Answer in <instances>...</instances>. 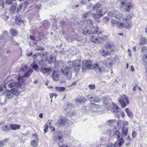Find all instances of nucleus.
Here are the masks:
<instances>
[{"label":"nucleus","instance_id":"1","mask_svg":"<svg viewBox=\"0 0 147 147\" xmlns=\"http://www.w3.org/2000/svg\"><path fill=\"white\" fill-rule=\"evenodd\" d=\"M131 16L128 15L126 17H124L123 18V21L124 23H121L119 24V21L115 19H111V22L113 26L114 27L118 26L120 27H124L127 29H129L131 27V23L130 20Z\"/></svg>","mask_w":147,"mask_h":147},{"label":"nucleus","instance_id":"2","mask_svg":"<svg viewBox=\"0 0 147 147\" xmlns=\"http://www.w3.org/2000/svg\"><path fill=\"white\" fill-rule=\"evenodd\" d=\"M92 10L94 13L93 16L95 19H98L102 15L103 11L104 13L106 11L104 7L100 3L96 4L92 8Z\"/></svg>","mask_w":147,"mask_h":147},{"label":"nucleus","instance_id":"3","mask_svg":"<svg viewBox=\"0 0 147 147\" xmlns=\"http://www.w3.org/2000/svg\"><path fill=\"white\" fill-rule=\"evenodd\" d=\"M98 29L97 27H94L93 25L87 26L84 28L82 33L86 35L96 33L99 35L101 33L98 32Z\"/></svg>","mask_w":147,"mask_h":147},{"label":"nucleus","instance_id":"4","mask_svg":"<svg viewBox=\"0 0 147 147\" xmlns=\"http://www.w3.org/2000/svg\"><path fill=\"white\" fill-rule=\"evenodd\" d=\"M113 133V135L114 137L116 138L117 140L115 142V144L117 145L119 147L121 146L124 143V140L123 138V136L118 130H116Z\"/></svg>","mask_w":147,"mask_h":147},{"label":"nucleus","instance_id":"5","mask_svg":"<svg viewBox=\"0 0 147 147\" xmlns=\"http://www.w3.org/2000/svg\"><path fill=\"white\" fill-rule=\"evenodd\" d=\"M61 71L67 79L69 80L71 79L72 72L71 67L63 66L61 68Z\"/></svg>","mask_w":147,"mask_h":147},{"label":"nucleus","instance_id":"6","mask_svg":"<svg viewBox=\"0 0 147 147\" xmlns=\"http://www.w3.org/2000/svg\"><path fill=\"white\" fill-rule=\"evenodd\" d=\"M18 81V82H14L11 83L9 85V88H16L23 89L25 86V84L23 82H21V77L18 76L17 77Z\"/></svg>","mask_w":147,"mask_h":147},{"label":"nucleus","instance_id":"7","mask_svg":"<svg viewBox=\"0 0 147 147\" xmlns=\"http://www.w3.org/2000/svg\"><path fill=\"white\" fill-rule=\"evenodd\" d=\"M103 39L104 41L102 43L105 42V45L106 46V48L109 49V50L111 51V52H113V49L114 48L113 42L110 40L109 38L108 37L105 36H103Z\"/></svg>","mask_w":147,"mask_h":147},{"label":"nucleus","instance_id":"8","mask_svg":"<svg viewBox=\"0 0 147 147\" xmlns=\"http://www.w3.org/2000/svg\"><path fill=\"white\" fill-rule=\"evenodd\" d=\"M82 71L84 72L88 69H92L94 67V65L90 61L84 60L82 62Z\"/></svg>","mask_w":147,"mask_h":147},{"label":"nucleus","instance_id":"9","mask_svg":"<svg viewBox=\"0 0 147 147\" xmlns=\"http://www.w3.org/2000/svg\"><path fill=\"white\" fill-rule=\"evenodd\" d=\"M109 16L114 17L118 20H120L123 16V14L117 10H111L108 13Z\"/></svg>","mask_w":147,"mask_h":147},{"label":"nucleus","instance_id":"10","mask_svg":"<svg viewBox=\"0 0 147 147\" xmlns=\"http://www.w3.org/2000/svg\"><path fill=\"white\" fill-rule=\"evenodd\" d=\"M8 37V35L7 32L5 31L3 33L1 34L0 36V48L5 45V43L7 41V38Z\"/></svg>","mask_w":147,"mask_h":147},{"label":"nucleus","instance_id":"11","mask_svg":"<svg viewBox=\"0 0 147 147\" xmlns=\"http://www.w3.org/2000/svg\"><path fill=\"white\" fill-rule=\"evenodd\" d=\"M69 122V120L66 117H62L60 118L58 120L57 124V125L61 127L64 125H67Z\"/></svg>","mask_w":147,"mask_h":147},{"label":"nucleus","instance_id":"12","mask_svg":"<svg viewBox=\"0 0 147 147\" xmlns=\"http://www.w3.org/2000/svg\"><path fill=\"white\" fill-rule=\"evenodd\" d=\"M103 36H97L94 35H92L90 36V39L93 42L95 43H102L104 41Z\"/></svg>","mask_w":147,"mask_h":147},{"label":"nucleus","instance_id":"13","mask_svg":"<svg viewBox=\"0 0 147 147\" xmlns=\"http://www.w3.org/2000/svg\"><path fill=\"white\" fill-rule=\"evenodd\" d=\"M101 55L103 56H106L108 55H110L111 51H109L107 48L102 49L99 51Z\"/></svg>","mask_w":147,"mask_h":147},{"label":"nucleus","instance_id":"14","mask_svg":"<svg viewBox=\"0 0 147 147\" xmlns=\"http://www.w3.org/2000/svg\"><path fill=\"white\" fill-rule=\"evenodd\" d=\"M95 71L96 72H102L105 71V68L103 67H100L97 64H95L94 65V67Z\"/></svg>","mask_w":147,"mask_h":147},{"label":"nucleus","instance_id":"15","mask_svg":"<svg viewBox=\"0 0 147 147\" xmlns=\"http://www.w3.org/2000/svg\"><path fill=\"white\" fill-rule=\"evenodd\" d=\"M53 139L55 142H58V144L59 147H68L67 146H64L63 145V143L61 142L62 139L61 136H59L58 138L54 137Z\"/></svg>","mask_w":147,"mask_h":147},{"label":"nucleus","instance_id":"16","mask_svg":"<svg viewBox=\"0 0 147 147\" xmlns=\"http://www.w3.org/2000/svg\"><path fill=\"white\" fill-rule=\"evenodd\" d=\"M88 99L90 101H93L96 102H98L100 101L99 99L95 95L93 96H88Z\"/></svg>","mask_w":147,"mask_h":147},{"label":"nucleus","instance_id":"17","mask_svg":"<svg viewBox=\"0 0 147 147\" xmlns=\"http://www.w3.org/2000/svg\"><path fill=\"white\" fill-rule=\"evenodd\" d=\"M51 69L50 67H42L41 68V72L44 74H49Z\"/></svg>","mask_w":147,"mask_h":147},{"label":"nucleus","instance_id":"18","mask_svg":"<svg viewBox=\"0 0 147 147\" xmlns=\"http://www.w3.org/2000/svg\"><path fill=\"white\" fill-rule=\"evenodd\" d=\"M81 64L80 61L78 59H76L72 63V66L73 67H78V69H80V65Z\"/></svg>","mask_w":147,"mask_h":147},{"label":"nucleus","instance_id":"19","mask_svg":"<svg viewBox=\"0 0 147 147\" xmlns=\"http://www.w3.org/2000/svg\"><path fill=\"white\" fill-rule=\"evenodd\" d=\"M15 21L17 25L20 26L23 24V22L20 16H16Z\"/></svg>","mask_w":147,"mask_h":147},{"label":"nucleus","instance_id":"20","mask_svg":"<svg viewBox=\"0 0 147 147\" xmlns=\"http://www.w3.org/2000/svg\"><path fill=\"white\" fill-rule=\"evenodd\" d=\"M133 5L132 3H126V6H125V11H129L133 7Z\"/></svg>","mask_w":147,"mask_h":147},{"label":"nucleus","instance_id":"21","mask_svg":"<svg viewBox=\"0 0 147 147\" xmlns=\"http://www.w3.org/2000/svg\"><path fill=\"white\" fill-rule=\"evenodd\" d=\"M52 78L55 81H57L58 80V74L55 71H54L52 75Z\"/></svg>","mask_w":147,"mask_h":147},{"label":"nucleus","instance_id":"22","mask_svg":"<svg viewBox=\"0 0 147 147\" xmlns=\"http://www.w3.org/2000/svg\"><path fill=\"white\" fill-rule=\"evenodd\" d=\"M128 132V127H125V128L124 127H123L122 128V130L121 132H122V135H123V137H126V136L127 135Z\"/></svg>","mask_w":147,"mask_h":147},{"label":"nucleus","instance_id":"23","mask_svg":"<svg viewBox=\"0 0 147 147\" xmlns=\"http://www.w3.org/2000/svg\"><path fill=\"white\" fill-rule=\"evenodd\" d=\"M10 126L11 128L13 130L19 129L20 127V125L18 124H11Z\"/></svg>","mask_w":147,"mask_h":147},{"label":"nucleus","instance_id":"24","mask_svg":"<svg viewBox=\"0 0 147 147\" xmlns=\"http://www.w3.org/2000/svg\"><path fill=\"white\" fill-rule=\"evenodd\" d=\"M11 91L13 95H15L16 96H18L20 93L18 89V88H13L11 89Z\"/></svg>","mask_w":147,"mask_h":147},{"label":"nucleus","instance_id":"25","mask_svg":"<svg viewBox=\"0 0 147 147\" xmlns=\"http://www.w3.org/2000/svg\"><path fill=\"white\" fill-rule=\"evenodd\" d=\"M16 6L17 4L16 3L12 4L11 6L10 11L13 13H15L17 8Z\"/></svg>","mask_w":147,"mask_h":147},{"label":"nucleus","instance_id":"26","mask_svg":"<svg viewBox=\"0 0 147 147\" xmlns=\"http://www.w3.org/2000/svg\"><path fill=\"white\" fill-rule=\"evenodd\" d=\"M10 31L12 36H16L18 34V32L16 30L14 29H11L10 30Z\"/></svg>","mask_w":147,"mask_h":147},{"label":"nucleus","instance_id":"27","mask_svg":"<svg viewBox=\"0 0 147 147\" xmlns=\"http://www.w3.org/2000/svg\"><path fill=\"white\" fill-rule=\"evenodd\" d=\"M33 71L32 69H30L23 76L22 78L24 77H27L30 76V74L32 73Z\"/></svg>","mask_w":147,"mask_h":147},{"label":"nucleus","instance_id":"28","mask_svg":"<svg viewBox=\"0 0 147 147\" xmlns=\"http://www.w3.org/2000/svg\"><path fill=\"white\" fill-rule=\"evenodd\" d=\"M124 100L121 99H118V102L122 108H124L126 106V104Z\"/></svg>","mask_w":147,"mask_h":147},{"label":"nucleus","instance_id":"29","mask_svg":"<svg viewBox=\"0 0 147 147\" xmlns=\"http://www.w3.org/2000/svg\"><path fill=\"white\" fill-rule=\"evenodd\" d=\"M119 99H121L123 100H126L127 103V104H129V100L128 99L127 97L124 94L121 95V98Z\"/></svg>","mask_w":147,"mask_h":147},{"label":"nucleus","instance_id":"30","mask_svg":"<svg viewBox=\"0 0 147 147\" xmlns=\"http://www.w3.org/2000/svg\"><path fill=\"white\" fill-rule=\"evenodd\" d=\"M38 140H32L31 142V144L34 147L37 146L38 145Z\"/></svg>","mask_w":147,"mask_h":147},{"label":"nucleus","instance_id":"31","mask_svg":"<svg viewBox=\"0 0 147 147\" xmlns=\"http://www.w3.org/2000/svg\"><path fill=\"white\" fill-rule=\"evenodd\" d=\"M125 111L129 117H132L133 116V113L129 111L128 108H126L125 109Z\"/></svg>","mask_w":147,"mask_h":147},{"label":"nucleus","instance_id":"32","mask_svg":"<svg viewBox=\"0 0 147 147\" xmlns=\"http://www.w3.org/2000/svg\"><path fill=\"white\" fill-rule=\"evenodd\" d=\"M31 67L36 71L38 70V67L36 63H34L31 65Z\"/></svg>","mask_w":147,"mask_h":147},{"label":"nucleus","instance_id":"33","mask_svg":"<svg viewBox=\"0 0 147 147\" xmlns=\"http://www.w3.org/2000/svg\"><path fill=\"white\" fill-rule=\"evenodd\" d=\"M2 129L4 131H9L10 128L9 127V125L8 124H6L4 125L2 127Z\"/></svg>","mask_w":147,"mask_h":147},{"label":"nucleus","instance_id":"34","mask_svg":"<svg viewBox=\"0 0 147 147\" xmlns=\"http://www.w3.org/2000/svg\"><path fill=\"white\" fill-rule=\"evenodd\" d=\"M140 42L141 45H146L147 44V40L144 38H141L140 39Z\"/></svg>","mask_w":147,"mask_h":147},{"label":"nucleus","instance_id":"35","mask_svg":"<svg viewBox=\"0 0 147 147\" xmlns=\"http://www.w3.org/2000/svg\"><path fill=\"white\" fill-rule=\"evenodd\" d=\"M30 0H28L25 1L21 3V4H22V5L23 7V8H26L27 7V5L30 3Z\"/></svg>","mask_w":147,"mask_h":147},{"label":"nucleus","instance_id":"36","mask_svg":"<svg viewBox=\"0 0 147 147\" xmlns=\"http://www.w3.org/2000/svg\"><path fill=\"white\" fill-rule=\"evenodd\" d=\"M6 96L8 99H10L13 97V95L11 92H11L7 91V92H6Z\"/></svg>","mask_w":147,"mask_h":147},{"label":"nucleus","instance_id":"37","mask_svg":"<svg viewBox=\"0 0 147 147\" xmlns=\"http://www.w3.org/2000/svg\"><path fill=\"white\" fill-rule=\"evenodd\" d=\"M55 88L57 91L59 92H63L65 89V88L63 87H55Z\"/></svg>","mask_w":147,"mask_h":147},{"label":"nucleus","instance_id":"38","mask_svg":"<svg viewBox=\"0 0 147 147\" xmlns=\"http://www.w3.org/2000/svg\"><path fill=\"white\" fill-rule=\"evenodd\" d=\"M119 110V109L117 110H116V109H113V113L115 114L118 117H119V114H118L120 112Z\"/></svg>","mask_w":147,"mask_h":147},{"label":"nucleus","instance_id":"39","mask_svg":"<svg viewBox=\"0 0 147 147\" xmlns=\"http://www.w3.org/2000/svg\"><path fill=\"white\" fill-rule=\"evenodd\" d=\"M6 58V56L3 54L2 53L0 52V61H3Z\"/></svg>","mask_w":147,"mask_h":147},{"label":"nucleus","instance_id":"40","mask_svg":"<svg viewBox=\"0 0 147 147\" xmlns=\"http://www.w3.org/2000/svg\"><path fill=\"white\" fill-rule=\"evenodd\" d=\"M85 23L86 25H93V24H92V22L90 19H87L85 21Z\"/></svg>","mask_w":147,"mask_h":147},{"label":"nucleus","instance_id":"41","mask_svg":"<svg viewBox=\"0 0 147 147\" xmlns=\"http://www.w3.org/2000/svg\"><path fill=\"white\" fill-rule=\"evenodd\" d=\"M91 11H89V12H86L84 14L83 16V17L84 18H86L88 17H89L90 16V14L91 13Z\"/></svg>","mask_w":147,"mask_h":147},{"label":"nucleus","instance_id":"42","mask_svg":"<svg viewBox=\"0 0 147 147\" xmlns=\"http://www.w3.org/2000/svg\"><path fill=\"white\" fill-rule=\"evenodd\" d=\"M121 2V7H123L126 5V3H127L126 2L128 0H120Z\"/></svg>","mask_w":147,"mask_h":147},{"label":"nucleus","instance_id":"43","mask_svg":"<svg viewBox=\"0 0 147 147\" xmlns=\"http://www.w3.org/2000/svg\"><path fill=\"white\" fill-rule=\"evenodd\" d=\"M115 121L114 120L112 119L111 120H109L108 121V124L109 125L111 126L113 124L115 123Z\"/></svg>","mask_w":147,"mask_h":147},{"label":"nucleus","instance_id":"44","mask_svg":"<svg viewBox=\"0 0 147 147\" xmlns=\"http://www.w3.org/2000/svg\"><path fill=\"white\" fill-rule=\"evenodd\" d=\"M141 51L142 53H147V47H142Z\"/></svg>","mask_w":147,"mask_h":147},{"label":"nucleus","instance_id":"45","mask_svg":"<svg viewBox=\"0 0 147 147\" xmlns=\"http://www.w3.org/2000/svg\"><path fill=\"white\" fill-rule=\"evenodd\" d=\"M22 4H20L18 7L17 8V12L18 13L20 11L22 8H23L22 5Z\"/></svg>","mask_w":147,"mask_h":147},{"label":"nucleus","instance_id":"46","mask_svg":"<svg viewBox=\"0 0 147 147\" xmlns=\"http://www.w3.org/2000/svg\"><path fill=\"white\" fill-rule=\"evenodd\" d=\"M92 0H82L80 3L82 5H85L87 3V2H89L90 1Z\"/></svg>","mask_w":147,"mask_h":147},{"label":"nucleus","instance_id":"47","mask_svg":"<svg viewBox=\"0 0 147 147\" xmlns=\"http://www.w3.org/2000/svg\"><path fill=\"white\" fill-rule=\"evenodd\" d=\"M5 86L3 84L0 85V92L3 90L4 89H6Z\"/></svg>","mask_w":147,"mask_h":147},{"label":"nucleus","instance_id":"48","mask_svg":"<svg viewBox=\"0 0 147 147\" xmlns=\"http://www.w3.org/2000/svg\"><path fill=\"white\" fill-rule=\"evenodd\" d=\"M35 49L36 50L39 51V50H44V49L41 46L39 47V46H36L35 47Z\"/></svg>","mask_w":147,"mask_h":147},{"label":"nucleus","instance_id":"49","mask_svg":"<svg viewBox=\"0 0 147 147\" xmlns=\"http://www.w3.org/2000/svg\"><path fill=\"white\" fill-rule=\"evenodd\" d=\"M16 1V0H6V3L8 5L11 4L13 1Z\"/></svg>","mask_w":147,"mask_h":147},{"label":"nucleus","instance_id":"50","mask_svg":"<svg viewBox=\"0 0 147 147\" xmlns=\"http://www.w3.org/2000/svg\"><path fill=\"white\" fill-rule=\"evenodd\" d=\"M2 142L3 143V144L5 145L7 144L8 142V138H6L3 140H2Z\"/></svg>","mask_w":147,"mask_h":147},{"label":"nucleus","instance_id":"51","mask_svg":"<svg viewBox=\"0 0 147 147\" xmlns=\"http://www.w3.org/2000/svg\"><path fill=\"white\" fill-rule=\"evenodd\" d=\"M88 87L91 90H93L94 89L95 87V86L94 85L90 84L89 85Z\"/></svg>","mask_w":147,"mask_h":147},{"label":"nucleus","instance_id":"52","mask_svg":"<svg viewBox=\"0 0 147 147\" xmlns=\"http://www.w3.org/2000/svg\"><path fill=\"white\" fill-rule=\"evenodd\" d=\"M57 96V94L54 93H51L50 94V98H52L53 97H54L55 98Z\"/></svg>","mask_w":147,"mask_h":147},{"label":"nucleus","instance_id":"53","mask_svg":"<svg viewBox=\"0 0 147 147\" xmlns=\"http://www.w3.org/2000/svg\"><path fill=\"white\" fill-rule=\"evenodd\" d=\"M113 109H116V110H119V107L115 104H113Z\"/></svg>","mask_w":147,"mask_h":147},{"label":"nucleus","instance_id":"54","mask_svg":"<svg viewBox=\"0 0 147 147\" xmlns=\"http://www.w3.org/2000/svg\"><path fill=\"white\" fill-rule=\"evenodd\" d=\"M48 128V125L47 123L45 125L44 128V131L45 133H46L47 132V130Z\"/></svg>","mask_w":147,"mask_h":147},{"label":"nucleus","instance_id":"55","mask_svg":"<svg viewBox=\"0 0 147 147\" xmlns=\"http://www.w3.org/2000/svg\"><path fill=\"white\" fill-rule=\"evenodd\" d=\"M1 16L4 20H7L9 18L8 16L5 15H2Z\"/></svg>","mask_w":147,"mask_h":147},{"label":"nucleus","instance_id":"56","mask_svg":"<svg viewBox=\"0 0 147 147\" xmlns=\"http://www.w3.org/2000/svg\"><path fill=\"white\" fill-rule=\"evenodd\" d=\"M136 135L137 133L135 131H133L132 134L133 138L135 137V136H136Z\"/></svg>","mask_w":147,"mask_h":147},{"label":"nucleus","instance_id":"57","mask_svg":"<svg viewBox=\"0 0 147 147\" xmlns=\"http://www.w3.org/2000/svg\"><path fill=\"white\" fill-rule=\"evenodd\" d=\"M118 114H119V116L121 115L123 118H124L125 114L123 113L120 111Z\"/></svg>","mask_w":147,"mask_h":147},{"label":"nucleus","instance_id":"58","mask_svg":"<svg viewBox=\"0 0 147 147\" xmlns=\"http://www.w3.org/2000/svg\"><path fill=\"white\" fill-rule=\"evenodd\" d=\"M103 20L104 21H105V22H107L109 20V18L107 17H105L103 19Z\"/></svg>","mask_w":147,"mask_h":147},{"label":"nucleus","instance_id":"59","mask_svg":"<svg viewBox=\"0 0 147 147\" xmlns=\"http://www.w3.org/2000/svg\"><path fill=\"white\" fill-rule=\"evenodd\" d=\"M53 59V57H51L50 58V60L49 61H48V62L49 63L51 64L53 63V61L52 60Z\"/></svg>","mask_w":147,"mask_h":147},{"label":"nucleus","instance_id":"60","mask_svg":"<svg viewBox=\"0 0 147 147\" xmlns=\"http://www.w3.org/2000/svg\"><path fill=\"white\" fill-rule=\"evenodd\" d=\"M107 67L109 68H110L111 66V62H110L108 64L107 63L106 64Z\"/></svg>","mask_w":147,"mask_h":147},{"label":"nucleus","instance_id":"61","mask_svg":"<svg viewBox=\"0 0 147 147\" xmlns=\"http://www.w3.org/2000/svg\"><path fill=\"white\" fill-rule=\"evenodd\" d=\"M126 140L128 141H131L132 140V139L130 138V137L129 136H128L127 137Z\"/></svg>","mask_w":147,"mask_h":147},{"label":"nucleus","instance_id":"62","mask_svg":"<svg viewBox=\"0 0 147 147\" xmlns=\"http://www.w3.org/2000/svg\"><path fill=\"white\" fill-rule=\"evenodd\" d=\"M10 42L13 44H18L17 43L14 41L13 40H10Z\"/></svg>","mask_w":147,"mask_h":147},{"label":"nucleus","instance_id":"63","mask_svg":"<svg viewBox=\"0 0 147 147\" xmlns=\"http://www.w3.org/2000/svg\"><path fill=\"white\" fill-rule=\"evenodd\" d=\"M30 38L32 40H34L35 39L34 37L32 35H30Z\"/></svg>","mask_w":147,"mask_h":147},{"label":"nucleus","instance_id":"64","mask_svg":"<svg viewBox=\"0 0 147 147\" xmlns=\"http://www.w3.org/2000/svg\"><path fill=\"white\" fill-rule=\"evenodd\" d=\"M143 59L146 61L147 60V56L146 55L144 56L143 57Z\"/></svg>","mask_w":147,"mask_h":147}]
</instances>
